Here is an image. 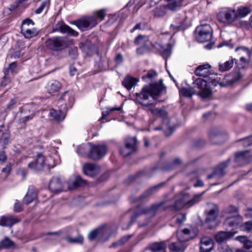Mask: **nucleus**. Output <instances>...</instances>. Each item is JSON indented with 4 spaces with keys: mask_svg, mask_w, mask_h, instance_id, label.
Wrapping results in <instances>:
<instances>
[{
    "mask_svg": "<svg viewBox=\"0 0 252 252\" xmlns=\"http://www.w3.org/2000/svg\"><path fill=\"white\" fill-rule=\"evenodd\" d=\"M153 83L145 86L139 93H136V100L142 105L149 106L157 103L158 97L165 91L161 84Z\"/></svg>",
    "mask_w": 252,
    "mask_h": 252,
    "instance_id": "nucleus-1",
    "label": "nucleus"
},
{
    "mask_svg": "<svg viewBox=\"0 0 252 252\" xmlns=\"http://www.w3.org/2000/svg\"><path fill=\"white\" fill-rule=\"evenodd\" d=\"M203 193L204 192L195 194L192 198H191L187 191H182L175 196L173 207L174 209L178 210L186 206H191L201 200Z\"/></svg>",
    "mask_w": 252,
    "mask_h": 252,
    "instance_id": "nucleus-2",
    "label": "nucleus"
},
{
    "mask_svg": "<svg viewBox=\"0 0 252 252\" xmlns=\"http://www.w3.org/2000/svg\"><path fill=\"white\" fill-rule=\"evenodd\" d=\"M177 237L179 241L171 243L169 245V249L173 252H183L185 250L183 242L188 241L191 238L190 230L186 228L181 231H178Z\"/></svg>",
    "mask_w": 252,
    "mask_h": 252,
    "instance_id": "nucleus-3",
    "label": "nucleus"
},
{
    "mask_svg": "<svg viewBox=\"0 0 252 252\" xmlns=\"http://www.w3.org/2000/svg\"><path fill=\"white\" fill-rule=\"evenodd\" d=\"M219 212V209L217 205L212 203L207 204L205 211L206 215L205 223L208 225L209 228L212 229L216 227L215 221L218 216Z\"/></svg>",
    "mask_w": 252,
    "mask_h": 252,
    "instance_id": "nucleus-4",
    "label": "nucleus"
},
{
    "mask_svg": "<svg viewBox=\"0 0 252 252\" xmlns=\"http://www.w3.org/2000/svg\"><path fill=\"white\" fill-rule=\"evenodd\" d=\"M252 11L249 6H240L237 10L231 7H222L219 9L217 16H247Z\"/></svg>",
    "mask_w": 252,
    "mask_h": 252,
    "instance_id": "nucleus-5",
    "label": "nucleus"
},
{
    "mask_svg": "<svg viewBox=\"0 0 252 252\" xmlns=\"http://www.w3.org/2000/svg\"><path fill=\"white\" fill-rule=\"evenodd\" d=\"M195 38L200 42L209 41L212 38V29L209 24H204L196 29Z\"/></svg>",
    "mask_w": 252,
    "mask_h": 252,
    "instance_id": "nucleus-6",
    "label": "nucleus"
},
{
    "mask_svg": "<svg viewBox=\"0 0 252 252\" xmlns=\"http://www.w3.org/2000/svg\"><path fill=\"white\" fill-rule=\"evenodd\" d=\"M46 46L54 51H60L64 49L68 45L66 37H54L49 39L46 42Z\"/></svg>",
    "mask_w": 252,
    "mask_h": 252,
    "instance_id": "nucleus-7",
    "label": "nucleus"
},
{
    "mask_svg": "<svg viewBox=\"0 0 252 252\" xmlns=\"http://www.w3.org/2000/svg\"><path fill=\"white\" fill-rule=\"evenodd\" d=\"M49 160H51V158H45L42 155L38 154L35 159L28 164V167L36 171L41 170L45 166L52 167L53 166L49 163Z\"/></svg>",
    "mask_w": 252,
    "mask_h": 252,
    "instance_id": "nucleus-8",
    "label": "nucleus"
},
{
    "mask_svg": "<svg viewBox=\"0 0 252 252\" xmlns=\"http://www.w3.org/2000/svg\"><path fill=\"white\" fill-rule=\"evenodd\" d=\"M145 3V0H130L126 5L120 11L119 14L126 15L135 14Z\"/></svg>",
    "mask_w": 252,
    "mask_h": 252,
    "instance_id": "nucleus-9",
    "label": "nucleus"
},
{
    "mask_svg": "<svg viewBox=\"0 0 252 252\" xmlns=\"http://www.w3.org/2000/svg\"><path fill=\"white\" fill-rule=\"evenodd\" d=\"M34 25V22L29 18H27L23 21L21 25V32L25 37L31 38L38 34V31L36 28L29 29V26L32 27Z\"/></svg>",
    "mask_w": 252,
    "mask_h": 252,
    "instance_id": "nucleus-10",
    "label": "nucleus"
},
{
    "mask_svg": "<svg viewBox=\"0 0 252 252\" xmlns=\"http://www.w3.org/2000/svg\"><path fill=\"white\" fill-rule=\"evenodd\" d=\"M167 209V207L164 206V202H161L160 203L153 204L151 206L146 209L142 210L140 212H138L135 214V218L141 215L146 214L151 217L154 216L157 213L160 211Z\"/></svg>",
    "mask_w": 252,
    "mask_h": 252,
    "instance_id": "nucleus-11",
    "label": "nucleus"
},
{
    "mask_svg": "<svg viewBox=\"0 0 252 252\" xmlns=\"http://www.w3.org/2000/svg\"><path fill=\"white\" fill-rule=\"evenodd\" d=\"M194 87L200 90L197 94L202 98H207L212 94V91L207 87V82L204 79L197 78L194 82Z\"/></svg>",
    "mask_w": 252,
    "mask_h": 252,
    "instance_id": "nucleus-12",
    "label": "nucleus"
},
{
    "mask_svg": "<svg viewBox=\"0 0 252 252\" xmlns=\"http://www.w3.org/2000/svg\"><path fill=\"white\" fill-rule=\"evenodd\" d=\"M90 146V151L88 154L89 158L93 160H98L103 157L106 153L107 149L105 146Z\"/></svg>",
    "mask_w": 252,
    "mask_h": 252,
    "instance_id": "nucleus-13",
    "label": "nucleus"
},
{
    "mask_svg": "<svg viewBox=\"0 0 252 252\" xmlns=\"http://www.w3.org/2000/svg\"><path fill=\"white\" fill-rule=\"evenodd\" d=\"M227 77H225L223 81H220V78L213 79L212 80V83L214 86L219 85L221 87H225L241 80L243 77V75L240 72H238L235 74L231 79H228L227 78Z\"/></svg>",
    "mask_w": 252,
    "mask_h": 252,
    "instance_id": "nucleus-14",
    "label": "nucleus"
},
{
    "mask_svg": "<svg viewBox=\"0 0 252 252\" xmlns=\"http://www.w3.org/2000/svg\"><path fill=\"white\" fill-rule=\"evenodd\" d=\"M49 189L53 192L59 193L66 190L63 181L58 177H53L49 184Z\"/></svg>",
    "mask_w": 252,
    "mask_h": 252,
    "instance_id": "nucleus-15",
    "label": "nucleus"
},
{
    "mask_svg": "<svg viewBox=\"0 0 252 252\" xmlns=\"http://www.w3.org/2000/svg\"><path fill=\"white\" fill-rule=\"evenodd\" d=\"M235 162L243 165L252 160V150L240 152L235 154Z\"/></svg>",
    "mask_w": 252,
    "mask_h": 252,
    "instance_id": "nucleus-16",
    "label": "nucleus"
},
{
    "mask_svg": "<svg viewBox=\"0 0 252 252\" xmlns=\"http://www.w3.org/2000/svg\"><path fill=\"white\" fill-rule=\"evenodd\" d=\"M209 138L214 144H219L222 142L223 137H226V133L219 128L212 129L209 134Z\"/></svg>",
    "mask_w": 252,
    "mask_h": 252,
    "instance_id": "nucleus-17",
    "label": "nucleus"
},
{
    "mask_svg": "<svg viewBox=\"0 0 252 252\" xmlns=\"http://www.w3.org/2000/svg\"><path fill=\"white\" fill-rule=\"evenodd\" d=\"M84 173L90 177H94L100 171V167L94 163H87L83 165Z\"/></svg>",
    "mask_w": 252,
    "mask_h": 252,
    "instance_id": "nucleus-18",
    "label": "nucleus"
},
{
    "mask_svg": "<svg viewBox=\"0 0 252 252\" xmlns=\"http://www.w3.org/2000/svg\"><path fill=\"white\" fill-rule=\"evenodd\" d=\"M152 46L165 59L169 57L171 54L172 46L171 44L169 43L166 47H164L159 43H155L154 44H152Z\"/></svg>",
    "mask_w": 252,
    "mask_h": 252,
    "instance_id": "nucleus-19",
    "label": "nucleus"
},
{
    "mask_svg": "<svg viewBox=\"0 0 252 252\" xmlns=\"http://www.w3.org/2000/svg\"><path fill=\"white\" fill-rule=\"evenodd\" d=\"M150 110L153 114L160 117L165 121L164 125H163L162 127L155 128V130L166 129L168 128L170 129V127L168 125V120L167 118V112L164 110L156 108L151 109Z\"/></svg>",
    "mask_w": 252,
    "mask_h": 252,
    "instance_id": "nucleus-20",
    "label": "nucleus"
},
{
    "mask_svg": "<svg viewBox=\"0 0 252 252\" xmlns=\"http://www.w3.org/2000/svg\"><path fill=\"white\" fill-rule=\"evenodd\" d=\"M20 220L19 218L14 216H2L0 217V225L3 227H12Z\"/></svg>",
    "mask_w": 252,
    "mask_h": 252,
    "instance_id": "nucleus-21",
    "label": "nucleus"
},
{
    "mask_svg": "<svg viewBox=\"0 0 252 252\" xmlns=\"http://www.w3.org/2000/svg\"><path fill=\"white\" fill-rule=\"evenodd\" d=\"M214 247L213 239L208 237H203L200 242V250L201 252H210Z\"/></svg>",
    "mask_w": 252,
    "mask_h": 252,
    "instance_id": "nucleus-22",
    "label": "nucleus"
},
{
    "mask_svg": "<svg viewBox=\"0 0 252 252\" xmlns=\"http://www.w3.org/2000/svg\"><path fill=\"white\" fill-rule=\"evenodd\" d=\"M242 222V218L239 215H234L230 217H227L224 224L226 226L237 228Z\"/></svg>",
    "mask_w": 252,
    "mask_h": 252,
    "instance_id": "nucleus-23",
    "label": "nucleus"
},
{
    "mask_svg": "<svg viewBox=\"0 0 252 252\" xmlns=\"http://www.w3.org/2000/svg\"><path fill=\"white\" fill-rule=\"evenodd\" d=\"M229 163V160H227L225 162L221 163L219 166L215 169L214 172L208 176L209 179L216 178H218L222 176L224 174V169L228 166Z\"/></svg>",
    "mask_w": 252,
    "mask_h": 252,
    "instance_id": "nucleus-24",
    "label": "nucleus"
},
{
    "mask_svg": "<svg viewBox=\"0 0 252 252\" xmlns=\"http://www.w3.org/2000/svg\"><path fill=\"white\" fill-rule=\"evenodd\" d=\"M71 24L75 25L81 31H84L92 28L91 22L86 18H83L79 20L73 21Z\"/></svg>",
    "mask_w": 252,
    "mask_h": 252,
    "instance_id": "nucleus-25",
    "label": "nucleus"
},
{
    "mask_svg": "<svg viewBox=\"0 0 252 252\" xmlns=\"http://www.w3.org/2000/svg\"><path fill=\"white\" fill-rule=\"evenodd\" d=\"M236 232L234 231H220L215 236L216 241L219 243L226 241L232 237Z\"/></svg>",
    "mask_w": 252,
    "mask_h": 252,
    "instance_id": "nucleus-26",
    "label": "nucleus"
},
{
    "mask_svg": "<svg viewBox=\"0 0 252 252\" xmlns=\"http://www.w3.org/2000/svg\"><path fill=\"white\" fill-rule=\"evenodd\" d=\"M211 67L208 63L200 65L196 68L195 73L199 76L207 77L210 73Z\"/></svg>",
    "mask_w": 252,
    "mask_h": 252,
    "instance_id": "nucleus-27",
    "label": "nucleus"
},
{
    "mask_svg": "<svg viewBox=\"0 0 252 252\" xmlns=\"http://www.w3.org/2000/svg\"><path fill=\"white\" fill-rule=\"evenodd\" d=\"M139 82V79L133 77L130 75H127L122 82L123 86L127 90H130L132 87H134Z\"/></svg>",
    "mask_w": 252,
    "mask_h": 252,
    "instance_id": "nucleus-28",
    "label": "nucleus"
},
{
    "mask_svg": "<svg viewBox=\"0 0 252 252\" xmlns=\"http://www.w3.org/2000/svg\"><path fill=\"white\" fill-rule=\"evenodd\" d=\"M54 31H60L62 32H66L69 35L76 37L78 35V32L71 29L70 27L61 23L58 27L54 29Z\"/></svg>",
    "mask_w": 252,
    "mask_h": 252,
    "instance_id": "nucleus-29",
    "label": "nucleus"
},
{
    "mask_svg": "<svg viewBox=\"0 0 252 252\" xmlns=\"http://www.w3.org/2000/svg\"><path fill=\"white\" fill-rule=\"evenodd\" d=\"M166 241H162L154 243L150 245L148 250H151L153 252H166Z\"/></svg>",
    "mask_w": 252,
    "mask_h": 252,
    "instance_id": "nucleus-30",
    "label": "nucleus"
},
{
    "mask_svg": "<svg viewBox=\"0 0 252 252\" xmlns=\"http://www.w3.org/2000/svg\"><path fill=\"white\" fill-rule=\"evenodd\" d=\"M62 87L61 83L56 80L50 81L47 85V91L50 94L58 92Z\"/></svg>",
    "mask_w": 252,
    "mask_h": 252,
    "instance_id": "nucleus-31",
    "label": "nucleus"
},
{
    "mask_svg": "<svg viewBox=\"0 0 252 252\" xmlns=\"http://www.w3.org/2000/svg\"><path fill=\"white\" fill-rule=\"evenodd\" d=\"M37 199V193L33 188L29 189L23 199V202L28 205Z\"/></svg>",
    "mask_w": 252,
    "mask_h": 252,
    "instance_id": "nucleus-32",
    "label": "nucleus"
},
{
    "mask_svg": "<svg viewBox=\"0 0 252 252\" xmlns=\"http://www.w3.org/2000/svg\"><path fill=\"white\" fill-rule=\"evenodd\" d=\"M80 48L86 54L90 55L95 46L91 41L86 40L80 43Z\"/></svg>",
    "mask_w": 252,
    "mask_h": 252,
    "instance_id": "nucleus-33",
    "label": "nucleus"
},
{
    "mask_svg": "<svg viewBox=\"0 0 252 252\" xmlns=\"http://www.w3.org/2000/svg\"><path fill=\"white\" fill-rule=\"evenodd\" d=\"M50 116L55 121L61 122L64 120L65 117V114L62 110H56L52 109L50 110Z\"/></svg>",
    "mask_w": 252,
    "mask_h": 252,
    "instance_id": "nucleus-34",
    "label": "nucleus"
},
{
    "mask_svg": "<svg viewBox=\"0 0 252 252\" xmlns=\"http://www.w3.org/2000/svg\"><path fill=\"white\" fill-rule=\"evenodd\" d=\"M234 61L233 59L224 62H220L219 63V69L221 72L226 71L231 68L233 65Z\"/></svg>",
    "mask_w": 252,
    "mask_h": 252,
    "instance_id": "nucleus-35",
    "label": "nucleus"
},
{
    "mask_svg": "<svg viewBox=\"0 0 252 252\" xmlns=\"http://www.w3.org/2000/svg\"><path fill=\"white\" fill-rule=\"evenodd\" d=\"M86 184V181L82 179L80 177H76L72 183H68L67 188L69 189H72L77 187L83 186Z\"/></svg>",
    "mask_w": 252,
    "mask_h": 252,
    "instance_id": "nucleus-36",
    "label": "nucleus"
},
{
    "mask_svg": "<svg viewBox=\"0 0 252 252\" xmlns=\"http://www.w3.org/2000/svg\"><path fill=\"white\" fill-rule=\"evenodd\" d=\"M222 216L226 218L227 217L238 215V209L236 207L230 205L224 208L222 211Z\"/></svg>",
    "mask_w": 252,
    "mask_h": 252,
    "instance_id": "nucleus-37",
    "label": "nucleus"
},
{
    "mask_svg": "<svg viewBox=\"0 0 252 252\" xmlns=\"http://www.w3.org/2000/svg\"><path fill=\"white\" fill-rule=\"evenodd\" d=\"M161 186V185L159 184L150 188L140 196L139 199L142 200L148 197L152 194L155 193Z\"/></svg>",
    "mask_w": 252,
    "mask_h": 252,
    "instance_id": "nucleus-38",
    "label": "nucleus"
},
{
    "mask_svg": "<svg viewBox=\"0 0 252 252\" xmlns=\"http://www.w3.org/2000/svg\"><path fill=\"white\" fill-rule=\"evenodd\" d=\"M168 1L167 6L172 10H176L181 6L183 0H166Z\"/></svg>",
    "mask_w": 252,
    "mask_h": 252,
    "instance_id": "nucleus-39",
    "label": "nucleus"
},
{
    "mask_svg": "<svg viewBox=\"0 0 252 252\" xmlns=\"http://www.w3.org/2000/svg\"><path fill=\"white\" fill-rule=\"evenodd\" d=\"M125 145L127 146L128 144V147L132 148V149L135 151L137 148V141L136 137H127L125 141Z\"/></svg>",
    "mask_w": 252,
    "mask_h": 252,
    "instance_id": "nucleus-40",
    "label": "nucleus"
},
{
    "mask_svg": "<svg viewBox=\"0 0 252 252\" xmlns=\"http://www.w3.org/2000/svg\"><path fill=\"white\" fill-rule=\"evenodd\" d=\"M180 94L185 97H191L193 94H195V91L192 87L188 88H183L180 91Z\"/></svg>",
    "mask_w": 252,
    "mask_h": 252,
    "instance_id": "nucleus-41",
    "label": "nucleus"
},
{
    "mask_svg": "<svg viewBox=\"0 0 252 252\" xmlns=\"http://www.w3.org/2000/svg\"><path fill=\"white\" fill-rule=\"evenodd\" d=\"M135 44L141 45L142 46L149 45V41L146 36L144 35H138L134 40Z\"/></svg>",
    "mask_w": 252,
    "mask_h": 252,
    "instance_id": "nucleus-42",
    "label": "nucleus"
},
{
    "mask_svg": "<svg viewBox=\"0 0 252 252\" xmlns=\"http://www.w3.org/2000/svg\"><path fill=\"white\" fill-rule=\"evenodd\" d=\"M236 18L237 17H218V20L224 25H228L234 22Z\"/></svg>",
    "mask_w": 252,
    "mask_h": 252,
    "instance_id": "nucleus-43",
    "label": "nucleus"
},
{
    "mask_svg": "<svg viewBox=\"0 0 252 252\" xmlns=\"http://www.w3.org/2000/svg\"><path fill=\"white\" fill-rule=\"evenodd\" d=\"M191 26V22L190 20L188 21L187 19H185V21L182 22L180 25H171V27H173L179 30H184L188 27Z\"/></svg>",
    "mask_w": 252,
    "mask_h": 252,
    "instance_id": "nucleus-44",
    "label": "nucleus"
},
{
    "mask_svg": "<svg viewBox=\"0 0 252 252\" xmlns=\"http://www.w3.org/2000/svg\"><path fill=\"white\" fill-rule=\"evenodd\" d=\"M132 237V235H128L126 236H124L122 237L119 241L117 242L114 243L112 246L115 247L116 246H120L126 244L129 240Z\"/></svg>",
    "mask_w": 252,
    "mask_h": 252,
    "instance_id": "nucleus-45",
    "label": "nucleus"
},
{
    "mask_svg": "<svg viewBox=\"0 0 252 252\" xmlns=\"http://www.w3.org/2000/svg\"><path fill=\"white\" fill-rule=\"evenodd\" d=\"M49 6V2L48 1H43L39 7L36 9L35 11V13L36 14H40L44 10L45 11L48 10Z\"/></svg>",
    "mask_w": 252,
    "mask_h": 252,
    "instance_id": "nucleus-46",
    "label": "nucleus"
},
{
    "mask_svg": "<svg viewBox=\"0 0 252 252\" xmlns=\"http://www.w3.org/2000/svg\"><path fill=\"white\" fill-rule=\"evenodd\" d=\"M134 151H135L133 150L132 148L128 147V144H127V146L125 145L124 147L120 149V153L124 157L129 156Z\"/></svg>",
    "mask_w": 252,
    "mask_h": 252,
    "instance_id": "nucleus-47",
    "label": "nucleus"
},
{
    "mask_svg": "<svg viewBox=\"0 0 252 252\" xmlns=\"http://www.w3.org/2000/svg\"><path fill=\"white\" fill-rule=\"evenodd\" d=\"M13 246V242L7 238H6L0 243V248H11Z\"/></svg>",
    "mask_w": 252,
    "mask_h": 252,
    "instance_id": "nucleus-48",
    "label": "nucleus"
},
{
    "mask_svg": "<svg viewBox=\"0 0 252 252\" xmlns=\"http://www.w3.org/2000/svg\"><path fill=\"white\" fill-rule=\"evenodd\" d=\"M103 229L101 228H98L97 229L94 230L91 232L88 237L90 240H94L97 236L102 233Z\"/></svg>",
    "mask_w": 252,
    "mask_h": 252,
    "instance_id": "nucleus-49",
    "label": "nucleus"
},
{
    "mask_svg": "<svg viewBox=\"0 0 252 252\" xmlns=\"http://www.w3.org/2000/svg\"><path fill=\"white\" fill-rule=\"evenodd\" d=\"M157 75V73L154 70H149L147 73L142 77V79L146 81H148V79L152 80Z\"/></svg>",
    "mask_w": 252,
    "mask_h": 252,
    "instance_id": "nucleus-50",
    "label": "nucleus"
},
{
    "mask_svg": "<svg viewBox=\"0 0 252 252\" xmlns=\"http://www.w3.org/2000/svg\"><path fill=\"white\" fill-rule=\"evenodd\" d=\"M66 240L68 241L69 242L71 243H82L83 241V238L82 236L81 235H78L76 238H71L70 237H67Z\"/></svg>",
    "mask_w": 252,
    "mask_h": 252,
    "instance_id": "nucleus-51",
    "label": "nucleus"
},
{
    "mask_svg": "<svg viewBox=\"0 0 252 252\" xmlns=\"http://www.w3.org/2000/svg\"><path fill=\"white\" fill-rule=\"evenodd\" d=\"M235 51L236 52H239L240 54H245L248 58H249L251 55L250 51L248 48L244 47H238L235 49Z\"/></svg>",
    "mask_w": 252,
    "mask_h": 252,
    "instance_id": "nucleus-52",
    "label": "nucleus"
},
{
    "mask_svg": "<svg viewBox=\"0 0 252 252\" xmlns=\"http://www.w3.org/2000/svg\"><path fill=\"white\" fill-rule=\"evenodd\" d=\"M243 252H252V242L248 241L243 245Z\"/></svg>",
    "mask_w": 252,
    "mask_h": 252,
    "instance_id": "nucleus-53",
    "label": "nucleus"
},
{
    "mask_svg": "<svg viewBox=\"0 0 252 252\" xmlns=\"http://www.w3.org/2000/svg\"><path fill=\"white\" fill-rule=\"evenodd\" d=\"M242 228L248 232H252V220L245 222L243 225Z\"/></svg>",
    "mask_w": 252,
    "mask_h": 252,
    "instance_id": "nucleus-54",
    "label": "nucleus"
},
{
    "mask_svg": "<svg viewBox=\"0 0 252 252\" xmlns=\"http://www.w3.org/2000/svg\"><path fill=\"white\" fill-rule=\"evenodd\" d=\"M151 48L149 46V45L146 46H142L137 49L136 52L138 55H142L144 54L146 52L150 51L151 50Z\"/></svg>",
    "mask_w": 252,
    "mask_h": 252,
    "instance_id": "nucleus-55",
    "label": "nucleus"
},
{
    "mask_svg": "<svg viewBox=\"0 0 252 252\" xmlns=\"http://www.w3.org/2000/svg\"><path fill=\"white\" fill-rule=\"evenodd\" d=\"M89 145H82L78 147L77 152L78 154L83 155L85 153L86 150L88 148Z\"/></svg>",
    "mask_w": 252,
    "mask_h": 252,
    "instance_id": "nucleus-56",
    "label": "nucleus"
},
{
    "mask_svg": "<svg viewBox=\"0 0 252 252\" xmlns=\"http://www.w3.org/2000/svg\"><path fill=\"white\" fill-rule=\"evenodd\" d=\"M109 10L107 8L101 9L99 10L95 11L93 13V16H105L107 14Z\"/></svg>",
    "mask_w": 252,
    "mask_h": 252,
    "instance_id": "nucleus-57",
    "label": "nucleus"
},
{
    "mask_svg": "<svg viewBox=\"0 0 252 252\" xmlns=\"http://www.w3.org/2000/svg\"><path fill=\"white\" fill-rule=\"evenodd\" d=\"M9 133L8 132H4L2 134L0 138V140L4 144L6 145L9 142Z\"/></svg>",
    "mask_w": 252,
    "mask_h": 252,
    "instance_id": "nucleus-58",
    "label": "nucleus"
},
{
    "mask_svg": "<svg viewBox=\"0 0 252 252\" xmlns=\"http://www.w3.org/2000/svg\"><path fill=\"white\" fill-rule=\"evenodd\" d=\"M28 0H19L18 1H15L13 4L9 6V9L10 11H12L15 9L19 6V4L24 3V2L27 1Z\"/></svg>",
    "mask_w": 252,
    "mask_h": 252,
    "instance_id": "nucleus-59",
    "label": "nucleus"
},
{
    "mask_svg": "<svg viewBox=\"0 0 252 252\" xmlns=\"http://www.w3.org/2000/svg\"><path fill=\"white\" fill-rule=\"evenodd\" d=\"M69 54L70 57L73 59H77L78 57V49L77 47L71 48L69 50Z\"/></svg>",
    "mask_w": 252,
    "mask_h": 252,
    "instance_id": "nucleus-60",
    "label": "nucleus"
},
{
    "mask_svg": "<svg viewBox=\"0 0 252 252\" xmlns=\"http://www.w3.org/2000/svg\"><path fill=\"white\" fill-rule=\"evenodd\" d=\"M22 210L23 207L22 204L16 200L14 206V211L16 212H20Z\"/></svg>",
    "mask_w": 252,
    "mask_h": 252,
    "instance_id": "nucleus-61",
    "label": "nucleus"
},
{
    "mask_svg": "<svg viewBox=\"0 0 252 252\" xmlns=\"http://www.w3.org/2000/svg\"><path fill=\"white\" fill-rule=\"evenodd\" d=\"M186 220V216L184 214L178 215L176 219V222L179 224H181Z\"/></svg>",
    "mask_w": 252,
    "mask_h": 252,
    "instance_id": "nucleus-62",
    "label": "nucleus"
},
{
    "mask_svg": "<svg viewBox=\"0 0 252 252\" xmlns=\"http://www.w3.org/2000/svg\"><path fill=\"white\" fill-rule=\"evenodd\" d=\"M17 103V100L15 98L12 99L9 103L7 105V108L8 109L14 108Z\"/></svg>",
    "mask_w": 252,
    "mask_h": 252,
    "instance_id": "nucleus-63",
    "label": "nucleus"
},
{
    "mask_svg": "<svg viewBox=\"0 0 252 252\" xmlns=\"http://www.w3.org/2000/svg\"><path fill=\"white\" fill-rule=\"evenodd\" d=\"M115 61L117 64H120L123 62V57L120 53L118 54L115 58Z\"/></svg>",
    "mask_w": 252,
    "mask_h": 252,
    "instance_id": "nucleus-64",
    "label": "nucleus"
}]
</instances>
